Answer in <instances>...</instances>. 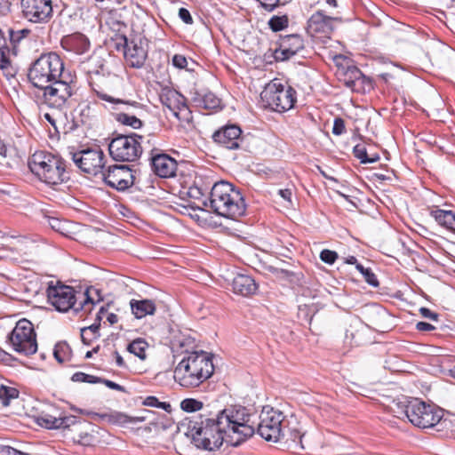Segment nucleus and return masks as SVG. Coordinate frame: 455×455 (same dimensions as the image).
Returning <instances> with one entry per match:
<instances>
[{
	"mask_svg": "<svg viewBox=\"0 0 455 455\" xmlns=\"http://www.w3.org/2000/svg\"><path fill=\"white\" fill-rule=\"evenodd\" d=\"M95 92L100 99L112 104L113 109L119 111V113H116L115 116L118 123L133 129L142 127L143 122L140 120V116L144 113L143 105L136 101H124L102 92L95 91Z\"/></svg>",
	"mask_w": 455,
	"mask_h": 455,
	"instance_id": "9b49d317",
	"label": "nucleus"
},
{
	"mask_svg": "<svg viewBox=\"0 0 455 455\" xmlns=\"http://www.w3.org/2000/svg\"><path fill=\"white\" fill-rule=\"evenodd\" d=\"M345 121L340 117H336L333 122L332 133L334 135H341L345 132Z\"/></svg>",
	"mask_w": 455,
	"mask_h": 455,
	"instance_id": "864d4df0",
	"label": "nucleus"
},
{
	"mask_svg": "<svg viewBox=\"0 0 455 455\" xmlns=\"http://www.w3.org/2000/svg\"><path fill=\"white\" fill-rule=\"evenodd\" d=\"M16 163L15 158L8 157L6 146L0 139V164L7 168H13Z\"/></svg>",
	"mask_w": 455,
	"mask_h": 455,
	"instance_id": "ea45409f",
	"label": "nucleus"
},
{
	"mask_svg": "<svg viewBox=\"0 0 455 455\" xmlns=\"http://www.w3.org/2000/svg\"><path fill=\"white\" fill-rule=\"evenodd\" d=\"M158 408L163 409L164 411L170 412L172 411V405L166 402H160Z\"/></svg>",
	"mask_w": 455,
	"mask_h": 455,
	"instance_id": "774afa93",
	"label": "nucleus"
},
{
	"mask_svg": "<svg viewBox=\"0 0 455 455\" xmlns=\"http://www.w3.org/2000/svg\"><path fill=\"white\" fill-rule=\"evenodd\" d=\"M13 360L14 357L11 354L7 353L6 351L0 347V362H3L4 363L10 365Z\"/></svg>",
	"mask_w": 455,
	"mask_h": 455,
	"instance_id": "bf43d9fd",
	"label": "nucleus"
},
{
	"mask_svg": "<svg viewBox=\"0 0 455 455\" xmlns=\"http://www.w3.org/2000/svg\"><path fill=\"white\" fill-rule=\"evenodd\" d=\"M391 411L397 418H406L419 428H431L438 425L443 417L440 408L412 398L404 401H394Z\"/></svg>",
	"mask_w": 455,
	"mask_h": 455,
	"instance_id": "20e7f679",
	"label": "nucleus"
},
{
	"mask_svg": "<svg viewBox=\"0 0 455 455\" xmlns=\"http://www.w3.org/2000/svg\"><path fill=\"white\" fill-rule=\"evenodd\" d=\"M259 6L266 12H271L280 5L284 4L286 0H256Z\"/></svg>",
	"mask_w": 455,
	"mask_h": 455,
	"instance_id": "37998d69",
	"label": "nucleus"
},
{
	"mask_svg": "<svg viewBox=\"0 0 455 455\" xmlns=\"http://www.w3.org/2000/svg\"><path fill=\"white\" fill-rule=\"evenodd\" d=\"M213 141L222 148L234 150L238 149L243 143L242 130L236 124H228L212 134Z\"/></svg>",
	"mask_w": 455,
	"mask_h": 455,
	"instance_id": "6ab92c4d",
	"label": "nucleus"
},
{
	"mask_svg": "<svg viewBox=\"0 0 455 455\" xmlns=\"http://www.w3.org/2000/svg\"><path fill=\"white\" fill-rule=\"evenodd\" d=\"M289 25V18L287 15H274L268 20V26L274 32H278L286 28Z\"/></svg>",
	"mask_w": 455,
	"mask_h": 455,
	"instance_id": "f704fd0d",
	"label": "nucleus"
},
{
	"mask_svg": "<svg viewBox=\"0 0 455 455\" xmlns=\"http://www.w3.org/2000/svg\"><path fill=\"white\" fill-rule=\"evenodd\" d=\"M48 223L49 225L51 226V228L62 234V235H65V226H66V223L61 221L60 220L57 219V218H49L48 220Z\"/></svg>",
	"mask_w": 455,
	"mask_h": 455,
	"instance_id": "8fccbe9b",
	"label": "nucleus"
},
{
	"mask_svg": "<svg viewBox=\"0 0 455 455\" xmlns=\"http://www.w3.org/2000/svg\"><path fill=\"white\" fill-rule=\"evenodd\" d=\"M101 419L120 427H124L128 424H136L145 420L144 417H132L124 412L112 411L109 413L97 414Z\"/></svg>",
	"mask_w": 455,
	"mask_h": 455,
	"instance_id": "a878e982",
	"label": "nucleus"
},
{
	"mask_svg": "<svg viewBox=\"0 0 455 455\" xmlns=\"http://www.w3.org/2000/svg\"><path fill=\"white\" fill-rule=\"evenodd\" d=\"M19 396V391L15 387H6L4 385L0 386V404L3 407H6L10 404L12 399H15Z\"/></svg>",
	"mask_w": 455,
	"mask_h": 455,
	"instance_id": "72a5a7b5",
	"label": "nucleus"
},
{
	"mask_svg": "<svg viewBox=\"0 0 455 455\" xmlns=\"http://www.w3.org/2000/svg\"><path fill=\"white\" fill-rule=\"evenodd\" d=\"M320 259L323 262L332 265L338 259V254L334 251L324 249L320 252Z\"/></svg>",
	"mask_w": 455,
	"mask_h": 455,
	"instance_id": "de8ad7c7",
	"label": "nucleus"
},
{
	"mask_svg": "<svg viewBox=\"0 0 455 455\" xmlns=\"http://www.w3.org/2000/svg\"><path fill=\"white\" fill-rule=\"evenodd\" d=\"M74 382H87V383H100L101 379L93 375H89L84 372L77 371L71 377Z\"/></svg>",
	"mask_w": 455,
	"mask_h": 455,
	"instance_id": "a19ab883",
	"label": "nucleus"
},
{
	"mask_svg": "<svg viewBox=\"0 0 455 455\" xmlns=\"http://www.w3.org/2000/svg\"><path fill=\"white\" fill-rule=\"evenodd\" d=\"M60 44L64 50L76 54H84L90 47L88 38L81 33H74L63 36Z\"/></svg>",
	"mask_w": 455,
	"mask_h": 455,
	"instance_id": "5701e85b",
	"label": "nucleus"
},
{
	"mask_svg": "<svg viewBox=\"0 0 455 455\" xmlns=\"http://www.w3.org/2000/svg\"><path fill=\"white\" fill-rule=\"evenodd\" d=\"M71 155L75 164L85 173L97 176L106 168L105 155L100 148L83 149Z\"/></svg>",
	"mask_w": 455,
	"mask_h": 455,
	"instance_id": "4468645a",
	"label": "nucleus"
},
{
	"mask_svg": "<svg viewBox=\"0 0 455 455\" xmlns=\"http://www.w3.org/2000/svg\"><path fill=\"white\" fill-rule=\"evenodd\" d=\"M107 320L110 324H115L118 321V316L114 313H109L107 316Z\"/></svg>",
	"mask_w": 455,
	"mask_h": 455,
	"instance_id": "338daca9",
	"label": "nucleus"
},
{
	"mask_svg": "<svg viewBox=\"0 0 455 455\" xmlns=\"http://www.w3.org/2000/svg\"><path fill=\"white\" fill-rule=\"evenodd\" d=\"M416 329L419 331H430L435 329V327L426 322H419L416 324Z\"/></svg>",
	"mask_w": 455,
	"mask_h": 455,
	"instance_id": "680f3d73",
	"label": "nucleus"
},
{
	"mask_svg": "<svg viewBox=\"0 0 455 455\" xmlns=\"http://www.w3.org/2000/svg\"><path fill=\"white\" fill-rule=\"evenodd\" d=\"M204 403L194 398H186L181 401L180 408L186 412H195L203 409Z\"/></svg>",
	"mask_w": 455,
	"mask_h": 455,
	"instance_id": "4c0bfd02",
	"label": "nucleus"
},
{
	"mask_svg": "<svg viewBox=\"0 0 455 455\" xmlns=\"http://www.w3.org/2000/svg\"><path fill=\"white\" fill-rule=\"evenodd\" d=\"M101 176L108 186L118 191H124L134 183L132 170L125 164L109 165Z\"/></svg>",
	"mask_w": 455,
	"mask_h": 455,
	"instance_id": "dca6fc26",
	"label": "nucleus"
},
{
	"mask_svg": "<svg viewBox=\"0 0 455 455\" xmlns=\"http://www.w3.org/2000/svg\"><path fill=\"white\" fill-rule=\"evenodd\" d=\"M100 383H104L108 387H109L110 389H113V390H117V391H124V387L114 381H111V380H108V379H101V382Z\"/></svg>",
	"mask_w": 455,
	"mask_h": 455,
	"instance_id": "052dcab7",
	"label": "nucleus"
},
{
	"mask_svg": "<svg viewBox=\"0 0 455 455\" xmlns=\"http://www.w3.org/2000/svg\"><path fill=\"white\" fill-rule=\"evenodd\" d=\"M356 269L363 275L364 281L372 287H378L379 283L376 275L369 267H364L362 264L356 265Z\"/></svg>",
	"mask_w": 455,
	"mask_h": 455,
	"instance_id": "e433bc0d",
	"label": "nucleus"
},
{
	"mask_svg": "<svg viewBox=\"0 0 455 455\" xmlns=\"http://www.w3.org/2000/svg\"><path fill=\"white\" fill-rule=\"evenodd\" d=\"M100 323H94L88 327L81 329V339L84 344L90 345L92 340L100 337Z\"/></svg>",
	"mask_w": 455,
	"mask_h": 455,
	"instance_id": "7c9ffc66",
	"label": "nucleus"
},
{
	"mask_svg": "<svg viewBox=\"0 0 455 455\" xmlns=\"http://www.w3.org/2000/svg\"><path fill=\"white\" fill-rule=\"evenodd\" d=\"M0 70L3 75L9 80L15 77L18 68L10 58L9 51L5 52L0 48Z\"/></svg>",
	"mask_w": 455,
	"mask_h": 455,
	"instance_id": "c85d7f7f",
	"label": "nucleus"
},
{
	"mask_svg": "<svg viewBox=\"0 0 455 455\" xmlns=\"http://www.w3.org/2000/svg\"><path fill=\"white\" fill-rule=\"evenodd\" d=\"M143 404L149 407L158 408L160 401L156 396H148L144 400Z\"/></svg>",
	"mask_w": 455,
	"mask_h": 455,
	"instance_id": "0e129e2a",
	"label": "nucleus"
},
{
	"mask_svg": "<svg viewBox=\"0 0 455 455\" xmlns=\"http://www.w3.org/2000/svg\"><path fill=\"white\" fill-rule=\"evenodd\" d=\"M351 73L353 74L354 80H347L346 85L348 88L352 89L353 91H358V89L355 88V84L361 80V78L363 77V74L356 68H354V69L351 71Z\"/></svg>",
	"mask_w": 455,
	"mask_h": 455,
	"instance_id": "09e8293b",
	"label": "nucleus"
},
{
	"mask_svg": "<svg viewBox=\"0 0 455 455\" xmlns=\"http://www.w3.org/2000/svg\"><path fill=\"white\" fill-rule=\"evenodd\" d=\"M196 97L194 100L197 103V106L205 109H216L220 107V99L212 92H207L204 94L196 93Z\"/></svg>",
	"mask_w": 455,
	"mask_h": 455,
	"instance_id": "c756f323",
	"label": "nucleus"
},
{
	"mask_svg": "<svg viewBox=\"0 0 455 455\" xmlns=\"http://www.w3.org/2000/svg\"><path fill=\"white\" fill-rule=\"evenodd\" d=\"M214 371L212 356L204 351L188 353L174 369V379L181 387H196Z\"/></svg>",
	"mask_w": 455,
	"mask_h": 455,
	"instance_id": "7ed1b4c3",
	"label": "nucleus"
},
{
	"mask_svg": "<svg viewBox=\"0 0 455 455\" xmlns=\"http://www.w3.org/2000/svg\"><path fill=\"white\" fill-rule=\"evenodd\" d=\"M22 16L33 23H45L52 16V0H21Z\"/></svg>",
	"mask_w": 455,
	"mask_h": 455,
	"instance_id": "f3484780",
	"label": "nucleus"
},
{
	"mask_svg": "<svg viewBox=\"0 0 455 455\" xmlns=\"http://www.w3.org/2000/svg\"><path fill=\"white\" fill-rule=\"evenodd\" d=\"M113 355L115 357L116 363L118 367H125L126 366L124 358L121 356V355L116 350H115L113 352Z\"/></svg>",
	"mask_w": 455,
	"mask_h": 455,
	"instance_id": "69168bd1",
	"label": "nucleus"
},
{
	"mask_svg": "<svg viewBox=\"0 0 455 455\" xmlns=\"http://www.w3.org/2000/svg\"><path fill=\"white\" fill-rule=\"evenodd\" d=\"M95 106V103L88 100L78 103L72 112L74 122L77 124L90 125L96 117L97 111Z\"/></svg>",
	"mask_w": 455,
	"mask_h": 455,
	"instance_id": "b1692460",
	"label": "nucleus"
},
{
	"mask_svg": "<svg viewBox=\"0 0 455 455\" xmlns=\"http://www.w3.org/2000/svg\"><path fill=\"white\" fill-rule=\"evenodd\" d=\"M278 195L283 199L285 200L286 202L291 204V196H292V192L291 189L289 188H285V189H279L278 190Z\"/></svg>",
	"mask_w": 455,
	"mask_h": 455,
	"instance_id": "e2e57ef3",
	"label": "nucleus"
},
{
	"mask_svg": "<svg viewBox=\"0 0 455 455\" xmlns=\"http://www.w3.org/2000/svg\"><path fill=\"white\" fill-rule=\"evenodd\" d=\"M303 434L298 429H290L285 437L283 438L289 446L294 449H303L302 444Z\"/></svg>",
	"mask_w": 455,
	"mask_h": 455,
	"instance_id": "473e14b6",
	"label": "nucleus"
},
{
	"mask_svg": "<svg viewBox=\"0 0 455 455\" xmlns=\"http://www.w3.org/2000/svg\"><path fill=\"white\" fill-rule=\"evenodd\" d=\"M28 29H20V30H10V39L12 43H19L22 38L26 37L29 34Z\"/></svg>",
	"mask_w": 455,
	"mask_h": 455,
	"instance_id": "603ef678",
	"label": "nucleus"
},
{
	"mask_svg": "<svg viewBox=\"0 0 455 455\" xmlns=\"http://www.w3.org/2000/svg\"><path fill=\"white\" fill-rule=\"evenodd\" d=\"M97 437L87 432H81L78 435V443L84 446H92L97 443Z\"/></svg>",
	"mask_w": 455,
	"mask_h": 455,
	"instance_id": "49530a36",
	"label": "nucleus"
},
{
	"mask_svg": "<svg viewBox=\"0 0 455 455\" xmlns=\"http://www.w3.org/2000/svg\"><path fill=\"white\" fill-rule=\"evenodd\" d=\"M264 108L279 113L291 109L296 102V91L279 79L268 83L260 93Z\"/></svg>",
	"mask_w": 455,
	"mask_h": 455,
	"instance_id": "6e6552de",
	"label": "nucleus"
},
{
	"mask_svg": "<svg viewBox=\"0 0 455 455\" xmlns=\"http://www.w3.org/2000/svg\"><path fill=\"white\" fill-rule=\"evenodd\" d=\"M353 154L355 157L360 160L361 164H367V162H369V156L364 146L360 144L355 146L353 148Z\"/></svg>",
	"mask_w": 455,
	"mask_h": 455,
	"instance_id": "a18cd8bd",
	"label": "nucleus"
},
{
	"mask_svg": "<svg viewBox=\"0 0 455 455\" xmlns=\"http://www.w3.org/2000/svg\"><path fill=\"white\" fill-rule=\"evenodd\" d=\"M207 193V188L204 189L196 181L195 184L188 188V196L194 199H201Z\"/></svg>",
	"mask_w": 455,
	"mask_h": 455,
	"instance_id": "c03bdc74",
	"label": "nucleus"
},
{
	"mask_svg": "<svg viewBox=\"0 0 455 455\" xmlns=\"http://www.w3.org/2000/svg\"><path fill=\"white\" fill-rule=\"evenodd\" d=\"M70 347L67 342H60L54 347V357L59 363H63L68 359L70 354Z\"/></svg>",
	"mask_w": 455,
	"mask_h": 455,
	"instance_id": "c9c22d12",
	"label": "nucleus"
},
{
	"mask_svg": "<svg viewBox=\"0 0 455 455\" xmlns=\"http://www.w3.org/2000/svg\"><path fill=\"white\" fill-rule=\"evenodd\" d=\"M130 305L132 314L138 319L153 315L156 309L155 302L151 299H132Z\"/></svg>",
	"mask_w": 455,
	"mask_h": 455,
	"instance_id": "bb28decb",
	"label": "nucleus"
},
{
	"mask_svg": "<svg viewBox=\"0 0 455 455\" xmlns=\"http://www.w3.org/2000/svg\"><path fill=\"white\" fill-rule=\"evenodd\" d=\"M64 70V63L56 52L42 54L37 58L28 69L29 82L37 88L61 78Z\"/></svg>",
	"mask_w": 455,
	"mask_h": 455,
	"instance_id": "0eeeda50",
	"label": "nucleus"
},
{
	"mask_svg": "<svg viewBox=\"0 0 455 455\" xmlns=\"http://www.w3.org/2000/svg\"><path fill=\"white\" fill-rule=\"evenodd\" d=\"M37 423L49 429H58V417L51 414H42L37 418Z\"/></svg>",
	"mask_w": 455,
	"mask_h": 455,
	"instance_id": "58836bf2",
	"label": "nucleus"
},
{
	"mask_svg": "<svg viewBox=\"0 0 455 455\" xmlns=\"http://www.w3.org/2000/svg\"><path fill=\"white\" fill-rule=\"evenodd\" d=\"M161 102L180 122L189 124L193 116L186 98L177 91H168L161 96Z\"/></svg>",
	"mask_w": 455,
	"mask_h": 455,
	"instance_id": "a211bd4d",
	"label": "nucleus"
},
{
	"mask_svg": "<svg viewBox=\"0 0 455 455\" xmlns=\"http://www.w3.org/2000/svg\"><path fill=\"white\" fill-rule=\"evenodd\" d=\"M116 49H124V55L128 65L134 68L144 66L148 57V51L143 47L141 38L129 40L126 36H116Z\"/></svg>",
	"mask_w": 455,
	"mask_h": 455,
	"instance_id": "2eb2a0df",
	"label": "nucleus"
},
{
	"mask_svg": "<svg viewBox=\"0 0 455 455\" xmlns=\"http://www.w3.org/2000/svg\"><path fill=\"white\" fill-rule=\"evenodd\" d=\"M75 416H60L58 417V428H67L76 423Z\"/></svg>",
	"mask_w": 455,
	"mask_h": 455,
	"instance_id": "3c124183",
	"label": "nucleus"
},
{
	"mask_svg": "<svg viewBox=\"0 0 455 455\" xmlns=\"http://www.w3.org/2000/svg\"><path fill=\"white\" fill-rule=\"evenodd\" d=\"M11 0H0V16H6L11 12Z\"/></svg>",
	"mask_w": 455,
	"mask_h": 455,
	"instance_id": "13d9d810",
	"label": "nucleus"
},
{
	"mask_svg": "<svg viewBox=\"0 0 455 455\" xmlns=\"http://www.w3.org/2000/svg\"><path fill=\"white\" fill-rule=\"evenodd\" d=\"M172 65L180 69L187 68L188 60L182 54H175L172 59Z\"/></svg>",
	"mask_w": 455,
	"mask_h": 455,
	"instance_id": "5fc2aeb1",
	"label": "nucleus"
},
{
	"mask_svg": "<svg viewBox=\"0 0 455 455\" xmlns=\"http://www.w3.org/2000/svg\"><path fill=\"white\" fill-rule=\"evenodd\" d=\"M40 89L43 92L41 102L49 108L61 110L73 95L75 84L72 81L67 82L60 78Z\"/></svg>",
	"mask_w": 455,
	"mask_h": 455,
	"instance_id": "ddd939ff",
	"label": "nucleus"
},
{
	"mask_svg": "<svg viewBox=\"0 0 455 455\" xmlns=\"http://www.w3.org/2000/svg\"><path fill=\"white\" fill-rule=\"evenodd\" d=\"M28 167L41 181L50 186L69 180L66 161L50 153L36 152L28 161Z\"/></svg>",
	"mask_w": 455,
	"mask_h": 455,
	"instance_id": "39448f33",
	"label": "nucleus"
},
{
	"mask_svg": "<svg viewBox=\"0 0 455 455\" xmlns=\"http://www.w3.org/2000/svg\"><path fill=\"white\" fill-rule=\"evenodd\" d=\"M148 347V345L144 339H137L127 346V350L131 354L138 356L140 359L144 360L147 357L146 349Z\"/></svg>",
	"mask_w": 455,
	"mask_h": 455,
	"instance_id": "2f4dec72",
	"label": "nucleus"
},
{
	"mask_svg": "<svg viewBox=\"0 0 455 455\" xmlns=\"http://www.w3.org/2000/svg\"><path fill=\"white\" fill-rule=\"evenodd\" d=\"M48 301L60 312H67L74 308L76 312H91L94 301L89 294V290L82 293L83 299L76 306V291L73 287L53 282H50L46 290Z\"/></svg>",
	"mask_w": 455,
	"mask_h": 455,
	"instance_id": "423d86ee",
	"label": "nucleus"
},
{
	"mask_svg": "<svg viewBox=\"0 0 455 455\" xmlns=\"http://www.w3.org/2000/svg\"><path fill=\"white\" fill-rule=\"evenodd\" d=\"M145 137L135 132L119 134L108 145L109 155L116 162H134L144 150Z\"/></svg>",
	"mask_w": 455,
	"mask_h": 455,
	"instance_id": "1a4fd4ad",
	"label": "nucleus"
},
{
	"mask_svg": "<svg viewBox=\"0 0 455 455\" xmlns=\"http://www.w3.org/2000/svg\"><path fill=\"white\" fill-rule=\"evenodd\" d=\"M179 17L180 20L185 22L186 24H192L193 23V18L189 12V11L186 8H180L179 10Z\"/></svg>",
	"mask_w": 455,
	"mask_h": 455,
	"instance_id": "6e6d98bb",
	"label": "nucleus"
},
{
	"mask_svg": "<svg viewBox=\"0 0 455 455\" xmlns=\"http://www.w3.org/2000/svg\"><path fill=\"white\" fill-rule=\"evenodd\" d=\"M154 172L161 178L175 176L177 162L166 154H156L151 157Z\"/></svg>",
	"mask_w": 455,
	"mask_h": 455,
	"instance_id": "4be33fe9",
	"label": "nucleus"
},
{
	"mask_svg": "<svg viewBox=\"0 0 455 455\" xmlns=\"http://www.w3.org/2000/svg\"><path fill=\"white\" fill-rule=\"evenodd\" d=\"M267 269L274 275H275L276 276H279V277H283V278H291V277H293V276H296L297 275L285 268L284 266H282V267H278V266H268L267 267Z\"/></svg>",
	"mask_w": 455,
	"mask_h": 455,
	"instance_id": "79ce46f5",
	"label": "nucleus"
},
{
	"mask_svg": "<svg viewBox=\"0 0 455 455\" xmlns=\"http://www.w3.org/2000/svg\"><path fill=\"white\" fill-rule=\"evenodd\" d=\"M204 206L219 216L238 220L246 212V204L241 192L228 181L215 182L211 188L209 202L203 201Z\"/></svg>",
	"mask_w": 455,
	"mask_h": 455,
	"instance_id": "f03ea898",
	"label": "nucleus"
},
{
	"mask_svg": "<svg viewBox=\"0 0 455 455\" xmlns=\"http://www.w3.org/2000/svg\"><path fill=\"white\" fill-rule=\"evenodd\" d=\"M233 291L236 294L249 296L257 290L254 279L247 275H237L232 282Z\"/></svg>",
	"mask_w": 455,
	"mask_h": 455,
	"instance_id": "393cba45",
	"label": "nucleus"
},
{
	"mask_svg": "<svg viewBox=\"0 0 455 455\" xmlns=\"http://www.w3.org/2000/svg\"><path fill=\"white\" fill-rule=\"evenodd\" d=\"M250 414L246 408L230 407L219 412L215 418L200 414L189 419L188 429L195 445L198 448L214 451L223 442L238 446L255 433L249 424Z\"/></svg>",
	"mask_w": 455,
	"mask_h": 455,
	"instance_id": "f257e3e1",
	"label": "nucleus"
},
{
	"mask_svg": "<svg viewBox=\"0 0 455 455\" xmlns=\"http://www.w3.org/2000/svg\"><path fill=\"white\" fill-rule=\"evenodd\" d=\"M337 18L325 15L323 12H316L307 21V31L312 35L323 34L328 36L333 31V21Z\"/></svg>",
	"mask_w": 455,
	"mask_h": 455,
	"instance_id": "412c9836",
	"label": "nucleus"
},
{
	"mask_svg": "<svg viewBox=\"0 0 455 455\" xmlns=\"http://www.w3.org/2000/svg\"><path fill=\"white\" fill-rule=\"evenodd\" d=\"M7 343L20 355H34L37 351V341L33 323L26 318L19 320L8 334Z\"/></svg>",
	"mask_w": 455,
	"mask_h": 455,
	"instance_id": "9d476101",
	"label": "nucleus"
},
{
	"mask_svg": "<svg viewBox=\"0 0 455 455\" xmlns=\"http://www.w3.org/2000/svg\"><path fill=\"white\" fill-rule=\"evenodd\" d=\"M419 313L423 317L433 320V321H437L438 317H439V315L437 313L431 311L427 307H420Z\"/></svg>",
	"mask_w": 455,
	"mask_h": 455,
	"instance_id": "4d7b16f0",
	"label": "nucleus"
},
{
	"mask_svg": "<svg viewBox=\"0 0 455 455\" xmlns=\"http://www.w3.org/2000/svg\"><path fill=\"white\" fill-rule=\"evenodd\" d=\"M430 215L442 227L455 232V212L442 209H435Z\"/></svg>",
	"mask_w": 455,
	"mask_h": 455,
	"instance_id": "cd10ccee",
	"label": "nucleus"
},
{
	"mask_svg": "<svg viewBox=\"0 0 455 455\" xmlns=\"http://www.w3.org/2000/svg\"><path fill=\"white\" fill-rule=\"evenodd\" d=\"M283 413L270 406H264L259 414L257 433L266 441L277 443L285 437L283 430Z\"/></svg>",
	"mask_w": 455,
	"mask_h": 455,
	"instance_id": "f8f14e48",
	"label": "nucleus"
},
{
	"mask_svg": "<svg viewBox=\"0 0 455 455\" xmlns=\"http://www.w3.org/2000/svg\"><path fill=\"white\" fill-rule=\"evenodd\" d=\"M304 49V40L299 34H291L281 36L279 46L274 52L276 61H284Z\"/></svg>",
	"mask_w": 455,
	"mask_h": 455,
	"instance_id": "aec40b11",
	"label": "nucleus"
}]
</instances>
